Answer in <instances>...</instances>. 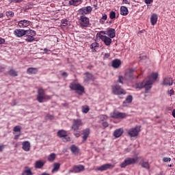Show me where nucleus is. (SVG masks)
<instances>
[{
  "mask_svg": "<svg viewBox=\"0 0 175 175\" xmlns=\"http://www.w3.org/2000/svg\"><path fill=\"white\" fill-rule=\"evenodd\" d=\"M44 166V162L42 161L41 160H38L35 163V167L36 169H42V167Z\"/></svg>",
  "mask_w": 175,
  "mask_h": 175,
  "instance_id": "27",
  "label": "nucleus"
},
{
  "mask_svg": "<svg viewBox=\"0 0 175 175\" xmlns=\"http://www.w3.org/2000/svg\"><path fill=\"white\" fill-rule=\"evenodd\" d=\"M41 175H50V174H48L47 172H43L41 174Z\"/></svg>",
  "mask_w": 175,
  "mask_h": 175,
  "instance_id": "64",
  "label": "nucleus"
},
{
  "mask_svg": "<svg viewBox=\"0 0 175 175\" xmlns=\"http://www.w3.org/2000/svg\"><path fill=\"white\" fill-rule=\"evenodd\" d=\"M142 167H144V169H147L148 170V169H150V164L148 163V161H142L140 163Z\"/></svg>",
  "mask_w": 175,
  "mask_h": 175,
  "instance_id": "34",
  "label": "nucleus"
},
{
  "mask_svg": "<svg viewBox=\"0 0 175 175\" xmlns=\"http://www.w3.org/2000/svg\"><path fill=\"white\" fill-rule=\"evenodd\" d=\"M125 150L126 152H129L131 151V148H127Z\"/></svg>",
  "mask_w": 175,
  "mask_h": 175,
  "instance_id": "61",
  "label": "nucleus"
},
{
  "mask_svg": "<svg viewBox=\"0 0 175 175\" xmlns=\"http://www.w3.org/2000/svg\"><path fill=\"white\" fill-rule=\"evenodd\" d=\"M157 21H158V16L157 14H153L150 17V22L152 25H155V24H157Z\"/></svg>",
  "mask_w": 175,
  "mask_h": 175,
  "instance_id": "25",
  "label": "nucleus"
},
{
  "mask_svg": "<svg viewBox=\"0 0 175 175\" xmlns=\"http://www.w3.org/2000/svg\"><path fill=\"white\" fill-rule=\"evenodd\" d=\"M79 24L81 27H88L90 25V18H87V16L84 15L81 16L79 19Z\"/></svg>",
  "mask_w": 175,
  "mask_h": 175,
  "instance_id": "9",
  "label": "nucleus"
},
{
  "mask_svg": "<svg viewBox=\"0 0 175 175\" xmlns=\"http://www.w3.org/2000/svg\"><path fill=\"white\" fill-rule=\"evenodd\" d=\"M133 99V97L132 96L129 95L126 98L125 101L123 102L122 106L123 107H126L128 106L127 103H131L132 100Z\"/></svg>",
  "mask_w": 175,
  "mask_h": 175,
  "instance_id": "22",
  "label": "nucleus"
},
{
  "mask_svg": "<svg viewBox=\"0 0 175 175\" xmlns=\"http://www.w3.org/2000/svg\"><path fill=\"white\" fill-rule=\"evenodd\" d=\"M85 77H83V82L85 83V84H90V81L91 80H94V75L90 72H85Z\"/></svg>",
  "mask_w": 175,
  "mask_h": 175,
  "instance_id": "10",
  "label": "nucleus"
},
{
  "mask_svg": "<svg viewBox=\"0 0 175 175\" xmlns=\"http://www.w3.org/2000/svg\"><path fill=\"white\" fill-rule=\"evenodd\" d=\"M83 133V142H85L87 140V139H88V136H90V133H91V130L88 128V129H85L84 130H83L82 131Z\"/></svg>",
  "mask_w": 175,
  "mask_h": 175,
  "instance_id": "18",
  "label": "nucleus"
},
{
  "mask_svg": "<svg viewBox=\"0 0 175 175\" xmlns=\"http://www.w3.org/2000/svg\"><path fill=\"white\" fill-rule=\"evenodd\" d=\"M111 117L112 118H125V117H126V113L114 111L111 113Z\"/></svg>",
  "mask_w": 175,
  "mask_h": 175,
  "instance_id": "15",
  "label": "nucleus"
},
{
  "mask_svg": "<svg viewBox=\"0 0 175 175\" xmlns=\"http://www.w3.org/2000/svg\"><path fill=\"white\" fill-rule=\"evenodd\" d=\"M153 0H145V3H146V5H150V3H152Z\"/></svg>",
  "mask_w": 175,
  "mask_h": 175,
  "instance_id": "50",
  "label": "nucleus"
},
{
  "mask_svg": "<svg viewBox=\"0 0 175 175\" xmlns=\"http://www.w3.org/2000/svg\"><path fill=\"white\" fill-rule=\"evenodd\" d=\"M62 105V106H64V107H68V106H69L68 103H63Z\"/></svg>",
  "mask_w": 175,
  "mask_h": 175,
  "instance_id": "59",
  "label": "nucleus"
},
{
  "mask_svg": "<svg viewBox=\"0 0 175 175\" xmlns=\"http://www.w3.org/2000/svg\"><path fill=\"white\" fill-rule=\"evenodd\" d=\"M49 118H50V120H53V118H54V117L51 115H48Z\"/></svg>",
  "mask_w": 175,
  "mask_h": 175,
  "instance_id": "62",
  "label": "nucleus"
},
{
  "mask_svg": "<svg viewBox=\"0 0 175 175\" xmlns=\"http://www.w3.org/2000/svg\"><path fill=\"white\" fill-rule=\"evenodd\" d=\"M81 0H70L69 1L70 5H72L73 6H77V3L80 2Z\"/></svg>",
  "mask_w": 175,
  "mask_h": 175,
  "instance_id": "39",
  "label": "nucleus"
},
{
  "mask_svg": "<svg viewBox=\"0 0 175 175\" xmlns=\"http://www.w3.org/2000/svg\"><path fill=\"white\" fill-rule=\"evenodd\" d=\"M96 36H98V38L101 39L103 42H104L105 46H110L111 44V38L106 36H103V34H100V33H97Z\"/></svg>",
  "mask_w": 175,
  "mask_h": 175,
  "instance_id": "8",
  "label": "nucleus"
},
{
  "mask_svg": "<svg viewBox=\"0 0 175 175\" xmlns=\"http://www.w3.org/2000/svg\"><path fill=\"white\" fill-rule=\"evenodd\" d=\"M48 99H51V96L46 95L44 93V90L40 88L38 90V94H37V100L39 103H43V102H46Z\"/></svg>",
  "mask_w": 175,
  "mask_h": 175,
  "instance_id": "3",
  "label": "nucleus"
},
{
  "mask_svg": "<svg viewBox=\"0 0 175 175\" xmlns=\"http://www.w3.org/2000/svg\"><path fill=\"white\" fill-rule=\"evenodd\" d=\"M114 167L113 165L107 163V164H104L101 165L100 167H98L96 168V170H98L99 172H105V170H107L109 169H111Z\"/></svg>",
  "mask_w": 175,
  "mask_h": 175,
  "instance_id": "12",
  "label": "nucleus"
},
{
  "mask_svg": "<svg viewBox=\"0 0 175 175\" xmlns=\"http://www.w3.org/2000/svg\"><path fill=\"white\" fill-rule=\"evenodd\" d=\"M32 170L28 167H25V170L22 172V175H33Z\"/></svg>",
  "mask_w": 175,
  "mask_h": 175,
  "instance_id": "30",
  "label": "nucleus"
},
{
  "mask_svg": "<svg viewBox=\"0 0 175 175\" xmlns=\"http://www.w3.org/2000/svg\"><path fill=\"white\" fill-rule=\"evenodd\" d=\"M28 75H36L38 72V69L37 68H29L27 70Z\"/></svg>",
  "mask_w": 175,
  "mask_h": 175,
  "instance_id": "26",
  "label": "nucleus"
},
{
  "mask_svg": "<svg viewBox=\"0 0 175 175\" xmlns=\"http://www.w3.org/2000/svg\"><path fill=\"white\" fill-rule=\"evenodd\" d=\"M70 148L74 155L79 154V148L75 145L71 146Z\"/></svg>",
  "mask_w": 175,
  "mask_h": 175,
  "instance_id": "31",
  "label": "nucleus"
},
{
  "mask_svg": "<svg viewBox=\"0 0 175 175\" xmlns=\"http://www.w3.org/2000/svg\"><path fill=\"white\" fill-rule=\"evenodd\" d=\"M168 94H170V96L174 95V91L173 90H170L168 92Z\"/></svg>",
  "mask_w": 175,
  "mask_h": 175,
  "instance_id": "55",
  "label": "nucleus"
},
{
  "mask_svg": "<svg viewBox=\"0 0 175 175\" xmlns=\"http://www.w3.org/2000/svg\"><path fill=\"white\" fill-rule=\"evenodd\" d=\"M84 169H85L84 165H75L72 167V170H70V172L80 173V172H83Z\"/></svg>",
  "mask_w": 175,
  "mask_h": 175,
  "instance_id": "11",
  "label": "nucleus"
},
{
  "mask_svg": "<svg viewBox=\"0 0 175 175\" xmlns=\"http://www.w3.org/2000/svg\"><path fill=\"white\" fill-rule=\"evenodd\" d=\"M20 136H21V133L14 135V139L17 140V139H18V137H20Z\"/></svg>",
  "mask_w": 175,
  "mask_h": 175,
  "instance_id": "53",
  "label": "nucleus"
},
{
  "mask_svg": "<svg viewBox=\"0 0 175 175\" xmlns=\"http://www.w3.org/2000/svg\"><path fill=\"white\" fill-rule=\"evenodd\" d=\"M55 159V153H51L49 157H48V161L49 162H53Z\"/></svg>",
  "mask_w": 175,
  "mask_h": 175,
  "instance_id": "38",
  "label": "nucleus"
},
{
  "mask_svg": "<svg viewBox=\"0 0 175 175\" xmlns=\"http://www.w3.org/2000/svg\"><path fill=\"white\" fill-rule=\"evenodd\" d=\"M157 79H158V72H153L149 76L148 80L146 81V82L142 81L137 83L135 87L139 90H142V88H145V92L147 94L149 90L152 88V84L157 81Z\"/></svg>",
  "mask_w": 175,
  "mask_h": 175,
  "instance_id": "1",
  "label": "nucleus"
},
{
  "mask_svg": "<svg viewBox=\"0 0 175 175\" xmlns=\"http://www.w3.org/2000/svg\"><path fill=\"white\" fill-rule=\"evenodd\" d=\"M63 142H70V138L68 137V134H66V136L63 137Z\"/></svg>",
  "mask_w": 175,
  "mask_h": 175,
  "instance_id": "46",
  "label": "nucleus"
},
{
  "mask_svg": "<svg viewBox=\"0 0 175 175\" xmlns=\"http://www.w3.org/2000/svg\"><path fill=\"white\" fill-rule=\"evenodd\" d=\"M5 43V39L0 38V44H3Z\"/></svg>",
  "mask_w": 175,
  "mask_h": 175,
  "instance_id": "54",
  "label": "nucleus"
},
{
  "mask_svg": "<svg viewBox=\"0 0 175 175\" xmlns=\"http://www.w3.org/2000/svg\"><path fill=\"white\" fill-rule=\"evenodd\" d=\"M81 125L82 123L81 120H74L73 124L72 125V129H73V131H77V129H79V127L81 126Z\"/></svg>",
  "mask_w": 175,
  "mask_h": 175,
  "instance_id": "14",
  "label": "nucleus"
},
{
  "mask_svg": "<svg viewBox=\"0 0 175 175\" xmlns=\"http://www.w3.org/2000/svg\"><path fill=\"white\" fill-rule=\"evenodd\" d=\"M61 166V164L59 163H55L53 164V169L52 170V173H55V172H58L59 170V167Z\"/></svg>",
  "mask_w": 175,
  "mask_h": 175,
  "instance_id": "32",
  "label": "nucleus"
},
{
  "mask_svg": "<svg viewBox=\"0 0 175 175\" xmlns=\"http://www.w3.org/2000/svg\"><path fill=\"white\" fill-rule=\"evenodd\" d=\"M109 18L111 19V20H113V18H116V12L114 11H111L109 14Z\"/></svg>",
  "mask_w": 175,
  "mask_h": 175,
  "instance_id": "41",
  "label": "nucleus"
},
{
  "mask_svg": "<svg viewBox=\"0 0 175 175\" xmlns=\"http://www.w3.org/2000/svg\"><path fill=\"white\" fill-rule=\"evenodd\" d=\"M26 36H35L36 35V32L32 29L25 30Z\"/></svg>",
  "mask_w": 175,
  "mask_h": 175,
  "instance_id": "29",
  "label": "nucleus"
},
{
  "mask_svg": "<svg viewBox=\"0 0 175 175\" xmlns=\"http://www.w3.org/2000/svg\"><path fill=\"white\" fill-rule=\"evenodd\" d=\"M22 148L23 150H24V151H29V150H31V144L29 143V142L26 141L23 142Z\"/></svg>",
  "mask_w": 175,
  "mask_h": 175,
  "instance_id": "21",
  "label": "nucleus"
},
{
  "mask_svg": "<svg viewBox=\"0 0 175 175\" xmlns=\"http://www.w3.org/2000/svg\"><path fill=\"white\" fill-rule=\"evenodd\" d=\"M163 161L164 162H170V161H172V159H170V157H164L163 159Z\"/></svg>",
  "mask_w": 175,
  "mask_h": 175,
  "instance_id": "47",
  "label": "nucleus"
},
{
  "mask_svg": "<svg viewBox=\"0 0 175 175\" xmlns=\"http://www.w3.org/2000/svg\"><path fill=\"white\" fill-rule=\"evenodd\" d=\"M128 13H129L128 8L125 6L120 7V14L122 16H127Z\"/></svg>",
  "mask_w": 175,
  "mask_h": 175,
  "instance_id": "28",
  "label": "nucleus"
},
{
  "mask_svg": "<svg viewBox=\"0 0 175 175\" xmlns=\"http://www.w3.org/2000/svg\"><path fill=\"white\" fill-rule=\"evenodd\" d=\"M14 33L18 38H21L22 36H24V35H25V30L21 29H16L14 31Z\"/></svg>",
  "mask_w": 175,
  "mask_h": 175,
  "instance_id": "19",
  "label": "nucleus"
},
{
  "mask_svg": "<svg viewBox=\"0 0 175 175\" xmlns=\"http://www.w3.org/2000/svg\"><path fill=\"white\" fill-rule=\"evenodd\" d=\"M18 25L20 27V28H25V27H29V25H31V21L27 20L21 21L18 22Z\"/></svg>",
  "mask_w": 175,
  "mask_h": 175,
  "instance_id": "16",
  "label": "nucleus"
},
{
  "mask_svg": "<svg viewBox=\"0 0 175 175\" xmlns=\"http://www.w3.org/2000/svg\"><path fill=\"white\" fill-rule=\"evenodd\" d=\"M100 33V35H102V33H103L104 35H107V31H100V33Z\"/></svg>",
  "mask_w": 175,
  "mask_h": 175,
  "instance_id": "57",
  "label": "nucleus"
},
{
  "mask_svg": "<svg viewBox=\"0 0 175 175\" xmlns=\"http://www.w3.org/2000/svg\"><path fill=\"white\" fill-rule=\"evenodd\" d=\"M70 88L73 91H77V94L79 95H83V92H84V87L81 86L79 83L72 82L70 84Z\"/></svg>",
  "mask_w": 175,
  "mask_h": 175,
  "instance_id": "4",
  "label": "nucleus"
},
{
  "mask_svg": "<svg viewBox=\"0 0 175 175\" xmlns=\"http://www.w3.org/2000/svg\"><path fill=\"white\" fill-rule=\"evenodd\" d=\"M122 3L124 5H129V1H128V0H123Z\"/></svg>",
  "mask_w": 175,
  "mask_h": 175,
  "instance_id": "52",
  "label": "nucleus"
},
{
  "mask_svg": "<svg viewBox=\"0 0 175 175\" xmlns=\"http://www.w3.org/2000/svg\"><path fill=\"white\" fill-rule=\"evenodd\" d=\"M133 72H135V70L133 69L127 70L124 74V77L122 76H119L118 83H121V84H122L124 79L128 81H132V80H133L135 78L133 77Z\"/></svg>",
  "mask_w": 175,
  "mask_h": 175,
  "instance_id": "2",
  "label": "nucleus"
},
{
  "mask_svg": "<svg viewBox=\"0 0 175 175\" xmlns=\"http://www.w3.org/2000/svg\"><path fill=\"white\" fill-rule=\"evenodd\" d=\"M121 66V60L116 59L113 60L111 62V66L114 68V69H118Z\"/></svg>",
  "mask_w": 175,
  "mask_h": 175,
  "instance_id": "20",
  "label": "nucleus"
},
{
  "mask_svg": "<svg viewBox=\"0 0 175 175\" xmlns=\"http://www.w3.org/2000/svg\"><path fill=\"white\" fill-rule=\"evenodd\" d=\"M106 20H107V15L105 14L103 16L102 18L100 19V24H104Z\"/></svg>",
  "mask_w": 175,
  "mask_h": 175,
  "instance_id": "40",
  "label": "nucleus"
},
{
  "mask_svg": "<svg viewBox=\"0 0 175 175\" xmlns=\"http://www.w3.org/2000/svg\"><path fill=\"white\" fill-rule=\"evenodd\" d=\"M5 147H6V146L0 145V152H2V151H3V150H5Z\"/></svg>",
  "mask_w": 175,
  "mask_h": 175,
  "instance_id": "49",
  "label": "nucleus"
},
{
  "mask_svg": "<svg viewBox=\"0 0 175 175\" xmlns=\"http://www.w3.org/2000/svg\"><path fill=\"white\" fill-rule=\"evenodd\" d=\"M91 12H92V8L91 6L85 7L79 10V14H89Z\"/></svg>",
  "mask_w": 175,
  "mask_h": 175,
  "instance_id": "13",
  "label": "nucleus"
},
{
  "mask_svg": "<svg viewBox=\"0 0 175 175\" xmlns=\"http://www.w3.org/2000/svg\"><path fill=\"white\" fill-rule=\"evenodd\" d=\"M81 110L84 114H87V113L90 111V107H88V105L82 106Z\"/></svg>",
  "mask_w": 175,
  "mask_h": 175,
  "instance_id": "36",
  "label": "nucleus"
},
{
  "mask_svg": "<svg viewBox=\"0 0 175 175\" xmlns=\"http://www.w3.org/2000/svg\"><path fill=\"white\" fill-rule=\"evenodd\" d=\"M139 58L141 60L147 59V55H146L145 54H141V55H139Z\"/></svg>",
  "mask_w": 175,
  "mask_h": 175,
  "instance_id": "44",
  "label": "nucleus"
},
{
  "mask_svg": "<svg viewBox=\"0 0 175 175\" xmlns=\"http://www.w3.org/2000/svg\"><path fill=\"white\" fill-rule=\"evenodd\" d=\"M102 125L104 128H107V126H109V123L107 122H103Z\"/></svg>",
  "mask_w": 175,
  "mask_h": 175,
  "instance_id": "48",
  "label": "nucleus"
},
{
  "mask_svg": "<svg viewBox=\"0 0 175 175\" xmlns=\"http://www.w3.org/2000/svg\"><path fill=\"white\" fill-rule=\"evenodd\" d=\"M110 57V53H105L104 58H109Z\"/></svg>",
  "mask_w": 175,
  "mask_h": 175,
  "instance_id": "56",
  "label": "nucleus"
},
{
  "mask_svg": "<svg viewBox=\"0 0 175 175\" xmlns=\"http://www.w3.org/2000/svg\"><path fill=\"white\" fill-rule=\"evenodd\" d=\"M107 35H108L110 38H116V29L113 28H109L107 31Z\"/></svg>",
  "mask_w": 175,
  "mask_h": 175,
  "instance_id": "23",
  "label": "nucleus"
},
{
  "mask_svg": "<svg viewBox=\"0 0 175 175\" xmlns=\"http://www.w3.org/2000/svg\"><path fill=\"white\" fill-rule=\"evenodd\" d=\"M62 76H65V77H68V72H64L62 74Z\"/></svg>",
  "mask_w": 175,
  "mask_h": 175,
  "instance_id": "58",
  "label": "nucleus"
},
{
  "mask_svg": "<svg viewBox=\"0 0 175 175\" xmlns=\"http://www.w3.org/2000/svg\"><path fill=\"white\" fill-rule=\"evenodd\" d=\"M23 0H9V2L10 3H18L20 2H23Z\"/></svg>",
  "mask_w": 175,
  "mask_h": 175,
  "instance_id": "45",
  "label": "nucleus"
},
{
  "mask_svg": "<svg viewBox=\"0 0 175 175\" xmlns=\"http://www.w3.org/2000/svg\"><path fill=\"white\" fill-rule=\"evenodd\" d=\"M137 162V159L128 157L120 164V167H126L129 165H133Z\"/></svg>",
  "mask_w": 175,
  "mask_h": 175,
  "instance_id": "6",
  "label": "nucleus"
},
{
  "mask_svg": "<svg viewBox=\"0 0 175 175\" xmlns=\"http://www.w3.org/2000/svg\"><path fill=\"white\" fill-rule=\"evenodd\" d=\"M98 44H92V48L94 49V47H96Z\"/></svg>",
  "mask_w": 175,
  "mask_h": 175,
  "instance_id": "63",
  "label": "nucleus"
},
{
  "mask_svg": "<svg viewBox=\"0 0 175 175\" xmlns=\"http://www.w3.org/2000/svg\"><path fill=\"white\" fill-rule=\"evenodd\" d=\"M122 133H124V129H118L114 131L113 133V136L117 139L118 137H120V136H122Z\"/></svg>",
  "mask_w": 175,
  "mask_h": 175,
  "instance_id": "17",
  "label": "nucleus"
},
{
  "mask_svg": "<svg viewBox=\"0 0 175 175\" xmlns=\"http://www.w3.org/2000/svg\"><path fill=\"white\" fill-rule=\"evenodd\" d=\"M8 74L10 75V76H12L13 77H16V76H18L17 71L14 69L10 70Z\"/></svg>",
  "mask_w": 175,
  "mask_h": 175,
  "instance_id": "35",
  "label": "nucleus"
},
{
  "mask_svg": "<svg viewBox=\"0 0 175 175\" xmlns=\"http://www.w3.org/2000/svg\"><path fill=\"white\" fill-rule=\"evenodd\" d=\"M100 118L102 120H107V116H106V115H101L100 116Z\"/></svg>",
  "mask_w": 175,
  "mask_h": 175,
  "instance_id": "51",
  "label": "nucleus"
},
{
  "mask_svg": "<svg viewBox=\"0 0 175 175\" xmlns=\"http://www.w3.org/2000/svg\"><path fill=\"white\" fill-rule=\"evenodd\" d=\"M14 132H21V126H16L14 127Z\"/></svg>",
  "mask_w": 175,
  "mask_h": 175,
  "instance_id": "43",
  "label": "nucleus"
},
{
  "mask_svg": "<svg viewBox=\"0 0 175 175\" xmlns=\"http://www.w3.org/2000/svg\"><path fill=\"white\" fill-rule=\"evenodd\" d=\"M164 85H173V79L170 77H167L163 80Z\"/></svg>",
  "mask_w": 175,
  "mask_h": 175,
  "instance_id": "24",
  "label": "nucleus"
},
{
  "mask_svg": "<svg viewBox=\"0 0 175 175\" xmlns=\"http://www.w3.org/2000/svg\"><path fill=\"white\" fill-rule=\"evenodd\" d=\"M66 135H68V133L66 131H65V130H59L57 132V136L60 138L65 137Z\"/></svg>",
  "mask_w": 175,
  "mask_h": 175,
  "instance_id": "33",
  "label": "nucleus"
},
{
  "mask_svg": "<svg viewBox=\"0 0 175 175\" xmlns=\"http://www.w3.org/2000/svg\"><path fill=\"white\" fill-rule=\"evenodd\" d=\"M76 137H80V134L79 133H74Z\"/></svg>",
  "mask_w": 175,
  "mask_h": 175,
  "instance_id": "60",
  "label": "nucleus"
},
{
  "mask_svg": "<svg viewBox=\"0 0 175 175\" xmlns=\"http://www.w3.org/2000/svg\"><path fill=\"white\" fill-rule=\"evenodd\" d=\"M140 133V126H136L135 127L131 128L128 131V135L130 137H136Z\"/></svg>",
  "mask_w": 175,
  "mask_h": 175,
  "instance_id": "7",
  "label": "nucleus"
},
{
  "mask_svg": "<svg viewBox=\"0 0 175 175\" xmlns=\"http://www.w3.org/2000/svg\"><path fill=\"white\" fill-rule=\"evenodd\" d=\"M111 90L114 95H125V94H126V92H125L124 89L121 88V86L119 85H112Z\"/></svg>",
  "mask_w": 175,
  "mask_h": 175,
  "instance_id": "5",
  "label": "nucleus"
},
{
  "mask_svg": "<svg viewBox=\"0 0 175 175\" xmlns=\"http://www.w3.org/2000/svg\"><path fill=\"white\" fill-rule=\"evenodd\" d=\"M5 14L7 16V17H13V16H14V12L10 11V12H6Z\"/></svg>",
  "mask_w": 175,
  "mask_h": 175,
  "instance_id": "42",
  "label": "nucleus"
},
{
  "mask_svg": "<svg viewBox=\"0 0 175 175\" xmlns=\"http://www.w3.org/2000/svg\"><path fill=\"white\" fill-rule=\"evenodd\" d=\"M35 36H26V38H25V40L28 42H33L35 40V38H33Z\"/></svg>",
  "mask_w": 175,
  "mask_h": 175,
  "instance_id": "37",
  "label": "nucleus"
}]
</instances>
